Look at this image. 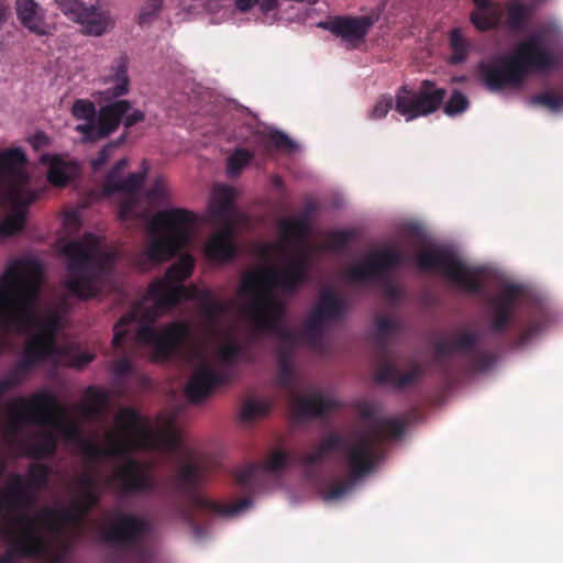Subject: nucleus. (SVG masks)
I'll use <instances>...</instances> for the list:
<instances>
[{"instance_id":"nucleus-1","label":"nucleus","mask_w":563,"mask_h":563,"mask_svg":"<svg viewBox=\"0 0 563 563\" xmlns=\"http://www.w3.org/2000/svg\"><path fill=\"white\" fill-rule=\"evenodd\" d=\"M194 267L195 258L185 254L166 271L163 278L150 285L143 299L114 324L112 345L115 350H123L130 327L136 323L135 341L151 347L155 361L170 360L189 338L190 325L185 321H172L156 328L155 323L163 313L184 300L198 301L203 316L214 327L227 307L214 300L209 289L181 284L191 276Z\"/></svg>"},{"instance_id":"nucleus-2","label":"nucleus","mask_w":563,"mask_h":563,"mask_svg":"<svg viewBox=\"0 0 563 563\" xmlns=\"http://www.w3.org/2000/svg\"><path fill=\"white\" fill-rule=\"evenodd\" d=\"M317 210L314 202L306 205L302 214L294 218H283L278 221L280 229L279 243H264L260 246V253L268 258L273 251L284 250L285 245L299 246L305 242L310 232V218ZM296 257H287L283 269L267 267L262 271L245 274L242 277L238 294L242 297H251L245 308L249 320L258 332H273L283 340H290L292 333L283 327L286 313L285 303L272 295L273 288H279L287 294H294L308 279V254L301 247H297Z\"/></svg>"},{"instance_id":"nucleus-3","label":"nucleus","mask_w":563,"mask_h":563,"mask_svg":"<svg viewBox=\"0 0 563 563\" xmlns=\"http://www.w3.org/2000/svg\"><path fill=\"white\" fill-rule=\"evenodd\" d=\"M101 493L77 489L67 509L42 508L34 514L22 511L0 522V533L11 549L22 558L46 556L49 552L45 531L57 533L62 523H79L98 507Z\"/></svg>"},{"instance_id":"nucleus-4","label":"nucleus","mask_w":563,"mask_h":563,"mask_svg":"<svg viewBox=\"0 0 563 563\" xmlns=\"http://www.w3.org/2000/svg\"><path fill=\"white\" fill-rule=\"evenodd\" d=\"M208 477L207 467L199 463H184L170 478L172 489L183 496L187 505L179 506V518L188 525L194 537L202 540L208 536L206 526L200 519L230 518L239 515L252 504L250 498H242L233 504H225L199 493Z\"/></svg>"},{"instance_id":"nucleus-5","label":"nucleus","mask_w":563,"mask_h":563,"mask_svg":"<svg viewBox=\"0 0 563 563\" xmlns=\"http://www.w3.org/2000/svg\"><path fill=\"white\" fill-rule=\"evenodd\" d=\"M558 57L540 34L518 42L514 53L498 56L494 63H481L478 73L484 86L493 92L520 87L530 71H544L558 65Z\"/></svg>"},{"instance_id":"nucleus-6","label":"nucleus","mask_w":563,"mask_h":563,"mask_svg":"<svg viewBox=\"0 0 563 563\" xmlns=\"http://www.w3.org/2000/svg\"><path fill=\"white\" fill-rule=\"evenodd\" d=\"M195 221L194 213L177 208L154 214L148 223V241L134 254L132 265L146 272L172 260L191 243Z\"/></svg>"},{"instance_id":"nucleus-7","label":"nucleus","mask_w":563,"mask_h":563,"mask_svg":"<svg viewBox=\"0 0 563 563\" xmlns=\"http://www.w3.org/2000/svg\"><path fill=\"white\" fill-rule=\"evenodd\" d=\"M41 263L35 258L13 261L5 269L0 292V327L4 330L34 320L32 301L38 292Z\"/></svg>"},{"instance_id":"nucleus-8","label":"nucleus","mask_w":563,"mask_h":563,"mask_svg":"<svg viewBox=\"0 0 563 563\" xmlns=\"http://www.w3.org/2000/svg\"><path fill=\"white\" fill-rule=\"evenodd\" d=\"M84 241H69L63 249L67 257L68 279L66 288L79 299L96 297L100 289L98 282L104 275L109 264V257L104 254H95L92 247L97 241L92 234H86Z\"/></svg>"},{"instance_id":"nucleus-9","label":"nucleus","mask_w":563,"mask_h":563,"mask_svg":"<svg viewBox=\"0 0 563 563\" xmlns=\"http://www.w3.org/2000/svg\"><path fill=\"white\" fill-rule=\"evenodd\" d=\"M82 453L92 461L103 457H122L124 462L114 474L108 479V485H112L122 495H141L153 492L156 487L155 476L148 466L129 454V445L121 440H114L109 449L99 444L82 440Z\"/></svg>"},{"instance_id":"nucleus-10","label":"nucleus","mask_w":563,"mask_h":563,"mask_svg":"<svg viewBox=\"0 0 563 563\" xmlns=\"http://www.w3.org/2000/svg\"><path fill=\"white\" fill-rule=\"evenodd\" d=\"M10 415L14 422L52 427L67 440L80 444L84 440L80 428L68 419L67 409L49 391L34 393L29 399L16 398L10 404Z\"/></svg>"},{"instance_id":"nucleus-11","label":"nucleus","mask_w":563,"mask_h":563,"mask_svg":"<svg viewBox=\"0 0 563 563\" xmlns=\"http://www.w3.org/2000/svg\"><path fill=\"white\" fill-rule=\"evenodd\" d=\"M405 423L400 419L379 418L366 432L354 434V441L346 445V465L353 478H362L373 471L377 461L376 443L378 440L400 438Z\"/></svg>"},{"instance_id":"nucleus-12","label":"nucleus","mask_w":563,"mask_h":563,"mask_svg":"<svg viewBox=\"0 0 563 563\" xmlns=\"http://www.w3.org/2000/svg\"><path fill=\"white\" fill-rule=\"evenodd\" d=\"M417 265L422 271L442 273L465 292L477 295L484 289L479 279L483 269L468 266L452 250L446 247L433 245L422 250L417 255Z\"/></svg>"},{"instance_id":"nucleus-13","label":"nucleus","mask_w":563,"mask_h":563,"mask_svg":"<svg viewBox=\"0 0 563 563\" xmlns=\"http://www.w3.org/2000/svg\"><path fill=\"white\" fill-rule=\"evenodd\" d=\"M242 354L243 346L238 342L231 341L220 345L216 355L223 367L216 369L209 362H202L186 384L185 394L188 401L200 404L212 394L217 386L227 384L231 377V368Z\"/></svg>"},{"instance_id":"nucleus-14","label":"nucleus","mask_w":563,"mask_h":563,"mask_svg":"<svg viewBox=\"0 0 563 563\" xmlns=\"http://www.w3.org/2000/svg\"><path fill=\"white\" fill-rule=\"evenodd\" d=\"M115 422L129 437L131 445L135 449H161L168 453H179L183 450L181 437L177 431L173 429L153 430L147 419L132 407L121 408L115 416Z\"/></svg>"},{"instance_id":"nucleus-15","label":"nucleus","mask_w":563,"mask_h":563,"mask_svg":"<svg viewBox=\"0 0 563 563\" xmlns=\"http://www.w3.org/2000/svg\"><path fill=\"white\" fill-rule=\"evenodd\" d=\"M48 479L49 467L40 463L30 465L26 479L19 473L12 474L9 484L0 487V522L26 511L25 508L35 503L36 493L47 486Z\"/></svg>"},{"instance_id":"nucleus-16","label":"nucleus","mask_w":563,"mask_h":563,"mask_svg":"<svg viewBox=\"0 0 563 563\" xmlns=\"http://www.w3.org/2000/svg\"><path fill=\"white\" fill-rule=\"evenodd\" d=\"M144 119L143 111L132 110V103L122 99L102 106L96 122L78 124L75 130L81 135L84 142H96L108 137L121 123L129 129Z\"/></svg>"},{"instance_id":"nucleus-17","label":"nucleus","mask_w":563,"mask_h":563,"mask_svg":"<svg viewBox=\"0 0 563 563\" xmlns=\"http://www.w3.org/2000/svg\"><path fill=\"white\" fill-rule=\"evenodd\" d=\"M448 91L432 80L424 79L417 90L401 86L395 96V111L407 122L437 112L444 103Z\"/></svg>"},{"instance_id":"nucleus-18","label":"nucleus","mask_w":563,"mask_h":563,"mask_svg":"<svg viewBox=\"0 0 563 563\" xmlns=\"http://www.w3.org/2000/svg\"><path fill=\"white\" fill-rule=\"evenodd\" d=\"M396 321L390 318H378L376 321L375 343L383 361L378 364L374 380L378 385H389L402 389L413 385L421 375L418 365H413L408 372L400 373L396 365L385 361L388 356L387 339L395 331Z\"/></svg>"},{"instance_id":"nucleus-19","label":"nucleus","mask_w":563,"mask_h":563,"mask_svg":"<svg viewBox=\"0 0 563 563\" xmlns=\"http://www.w3.org/2000/svg\"><path fill=\"white\" fill-rule=\"evenodd\" d=\"M401 252L394 249H383L373 252L366 260L346 271V277L354 283L375 280L384 286L388 296H396L397 289L389 282V274L404 262Z\"/></svg>"},{"instance_id":"nucleus-20","label":"nucleus","mask_w":563,"mask_h":563,"mask_svg":"<svg viewBox=\"0 0 563 563\" xmlns=\"http://www.w3.org/2000/svg\"><path fill=\"white\" fill-rule=\"evenodd\" d=\"M479 335L476 331H462L452 339H440L435 343V352L439 356H448L453 353H461L468 358V366L475 371L488 369L494 356L477 349Z\"/></svg>"},{"instance_id":"nucleus-21","label":"nucleus","mask_w":563,"mask_h":563,"mask_svg":"<svg viewBox=\"0 0 563 563\" xmlns=\"http://www.w3.org/2000/svg\"><path fill=\"white\" fill-rule=\"evenodd\" d=\"M117 523L102 532V540L122 549L136 545L140 539L151 531V523L141 516L117 510L113 514Z\"/></svg>"},{"instance_id":"nucleus-22","label":"nucleus","mask_w":563,"mask_h":563,"mask_svg":"<svg viewBox=\"0 0 563 563\" xmlns=\"http://www.w3.org/2000/svg\"><path fill=\"white\" fill-rule=\"evenodd\" d=\"M522 288L516 284H508L500 292L490 299L492 309L490 329L497 334H504L508 327L515 322L517 302Z\"/></svg>"},{"instance_id":"nucleus-23","label":"nucleus","mask_w":563,"mask_h":563,"mask_svg":"<svg viewBox=\"0 0 563 563\" xmlns=\"http://www.w3.org/2000/svg\"><path fill=\"white\" fill-rule=\"evenodd\" d=\"M345 313V299L331 289L320 292L318 302L313 306L306 329L310 335H318L324 323L336 321Z\"/></svg>"},{"instance_id":"nucleus-24","label":"nucleus","mask_w":563,"mask_h":563,"mask_svg":"<svg viewBox=\"0 0 563 563\" xmlns=\"http://www.w3.org/2000/svg\"><path fill=\"white\" fill-rule=\"evenodd\" d=\"M51 343L42 335H31L26 341L22 357L14 364L5 377L14 387L22 384L32 369L48 358Z\"/></svg>"},{"instance_id":"nucleus-25","label":"nucleus","mask_w":563,"mask_h":563,"mask_svg":"<svg viewBox=\"0 0 563 563\" xmlns=\"http://www.w3.org/2000/svg\"><path fill=\"white\" fill-rule=\"evenodd\" d=\"M378 20L374 15L361 16H336L329 21L321 22L319 26L330 31L338 37L350 44H356L365 38L371 27Z\"/></svg>"},{"instance_id":"nucleus-26","label":"nucleus","mask_w":563,"mask_h":563,"mask_svg":"<svg viewBox=\"0 0 563 563\" xmlns=\"http://www.w3.org/2000/svg\"><path fill=\"white\" fill-rule=\"evenodd\" d=\"M26 163L27 158L20 147L0 151V181L9 183L15 195H19L29 183Z\"/></svg>"},{"instance_id":"nucleus-27","label":"nucleus","mask_w":563,"mask_h":563,"mask_svg":"<svg viewBox=\"0 0 563 563\" xmlns=\"http://www.w3.org/2000/svg\"><path fill=\"white\" fill-rule=\"evenodd\" d=\"M338 407L335 399L325 397L321 391H313L309 396L296 395L291 399L292 416L298 422L322 418Z\"/></svg>"},{"instance_id":"nucleus-28","label":"nucleus","mask_w":563,"mask_h":563,"mask_svg":"<svg viewBox=\"0 0 563 563\" xmlns=\"http://www.w3.org/2000/svg\"><path fill=\"white\" fill-rule=\"evenodd\" d=\"M474 9L470 21L479 32H488L500 27L504 19V8L500 2L492 0H472Z\"/></svg>"},{"instance_id":"nucleus-29","label":"nucleus","mask_w":563,"mask_h":563,"mask_svg":"<svg viewBox=\"0 0 563 563\" xmlns=\"http://www.w3.org/2000/svg\"><path fill=\"white\" fill-rule=\"evenodd\" d=\"M129 59L121 55L113 60L110 74L104 77L103 82L108 87L101 92L104 100L115 99L125 96L130 89V78L128 76Z\"/></svg>"},{"instance_id":"nucleus-30","label":"nucleus","mask_w":563,"mask_h":563,"mask_svg":"<svg viewBox=\"0 0 563 563\" xmlns=\"http://www.w3.org/2000/svg\"><path fill=\"white\" fill-rule=\"evenodd\" d=\"M16 16L31 33L43 36L48 34L45 11L35 0H16Z\"/></svg>"},{"instance_id":"nucleus-31","label":"nucleus","mask_w":563,"mask_h":563,"mask_svg":"<svg viewBox=\"0 0 563 563\" xmlns=\"http://www.w3.org/2000/svg\"><path fill=\"white\" fill-rule=\"evenodd\" d=\"M346 445H351V443L344 437L330 433L321 440L314 451L298 456L297 463L307 467H314L335 450H343L346 454Z\"/></svg>"},{"instance_id":"nucleus-32","label":"nucleus","mask_w":563,"mask_h":563,"mask_svg":"<svg viewBox=\"0 0 563 563\" xmlns=\"http://www.w3.org/2000/svg\"><path fill=\"white\" fill-rule=\"evenodd\" d=\"M75 22L80 24L82 33L89 36H101L112 26V20L107 11L87 4Z\"/></svg>"},{"instance_id":"nucleus-33","label":"nucleus","mask_w":563,"mask_h":563,"mask_svg":"<svg viewBox=\"0 0 563 563\" xmlns=\"http://www.w3.org/2000/svg\"><path fill=\"white\" fill-rule=\"evenodd\" d=\"M235 190L230 186L214 188L211 202L208 207L211 221H227L234 217Z\"/></svg>"},{"instance_id":"nucleus-34","label":"nucleus","mask_w":563,"mask_h":563,"mask_svg":"<svg viewBox=\"0 0 563 563\" xmlns=\"http://www.w3.org/2000/svg\"><path fill=\"white\" fill-rule=\"evenodd\" d=\"M41 274H43L42 267H41ZM41 277H42V275H40V277H38V289L41 288ZM38 295H40V291L37 292L36 297L32 301V306H31L32 307L31 311L34 316V320L30 323L16 325V327H10L8 330L9 331L10 330L19 331V330H22L27 327H34V328L40 329V331L34 333L33 335H42L44 338V340H46L47 342L51 343L49 349H48V357H49L56 351V338L55 336L58 331V320L53 317L45 318V319L37 318L34 308H35Z\"/></svg>"},{"instance_id":"nucleus-35","label":"nucleus","mask_w":563,"mask_h":563,"mask_svg":"<svg viewBox=\"0 0 563 563\" xmlns=\"http://www.w3.org/2000/svg\"><path fill=\"white\" fill-rule=\"evenodd\" d=\"M504 14L506 13L505 21L501 20V25L508 31L514 33L523 32L532 14V7L521 0H510L504 5Z\"/></svg>"},{"instance_id":"nucleus-36","label":"nucleus","mask_w":563,"mask_h":563,"mask_svg":"<svg viewBox=\"0 0 563 563\" xmlns=\"http://www.w3.org/2000/svg\"><path fill=\"white\" fill-rule=\"evenodd\" d=\"M43 165L48 166L47 180L56 187H64L70 179L69 170L73 165L59 155L43 154L40 158Z\"/></svg>"},{"instance_id":"nucleus-37","label":"nucleus","mask_w":563,"mask_h":563,"mask_svg":"<svg viewBox=\"0 0 563 563\" xmlns=\"http://www.w3.org/2000/svg\"><path fill=\"white\" fill-rule=\"evenodd\" d=\"M33 201L30 198L24 203H16L13 211L0 221V236L10 238L20 233L26 221L27 206Z\"/></svg>"},{"instance_id":"nucleus-38","label":"nucleus","mask_w":563,"mask_h":563,"mask_svg":"<svg viewBox=\"0 0 563 563\" xmlns=\"http://www.w3.org/2000/svg\"><path fill=\"white\" fill-rule=\"evenodd\" d=\"M449 45L452 54L449 57L450 65H460L464 63L472 49L471 42L463 35L460 27H453L449 34Z\"/></svg>"},{"instance_id":"nucleus-39","label":"nucleus","mask_w":563,"mask_h":563,"mask_svg":"<svg viewBox=\"0 0 563 563\" xmlns=\"http://www.w3.org/2000/svg\"><path fill=\"white\" fill-rule=\"evenodd\" d=\"M205 254L214 262H229L235 257L236 247L233 242L211 236L206 243Z\"/></svg>"},{"instance_id":"nucleus-40","label":"nucleus","mask_w":563,"mask_h":563,"mask_svg":"<svg viewBox=\"0 0 563 563\" xmlns=\"http://www.w3.org/2000/svg\"><path fill=\"white\" fill-rule=\"evenodd\" d=\"M258 145L266 152L272 150L291 152L296 148L295 142L284 132L274 130L257 133Z\"/></svg>"},{"instance_id":"nucleus-41","label":"nucleus","mask_w":563,"mask_h":563,"mask_svg":"<svg viewBox=\"0 0 563 563\" xmlns=\"http://www.w3.org/2000/svg\"><path fill=\"white\" fill-rule=\"evenodd\" d=\"M57 448V439L53 432H44L41 434L40 441L29 443L27 455L40 460L51 456Z\"/></svg>"},{"instance_id":"nucleus-42","label":"nucleus","mask_w":563,"mask_h":563,"mask_svg":"<svg viewBox=\"0 0 563 563\" xmlns=\"http://www.w3.org/2000/svg\"><path fill=\"white\" fill-rule=\"evenodd\" d=\"M277 385L287 391H294V371L290 361V352L283 350L278 356V372L276 375Z\"/></svg>"},{"instance_id":"nucleus-43","label":"nucleus","mask_w":563,"mask_h":563,"mask_svg":"<svg viewBox=\"0 0 563 563\" xmlns=\"http://www.w3.org/2000/svg\"><path fill=\"white\" fill-rule=\"evenodd\" d=\"M146 177V170L142 173H131L125 179H120L117 183H111L107 194L124 192L134 195L142 187Z\"/></svg>"},{"instance_id":"nucleus-44","label":"nucleus","mask_w":563,"mask_h":563,"mask_svg":"<svg viewBox=\"0 0 563 563\" xmlns=\"http://www.w3.org/2000/svg\"><path fill=\"white\" fill-rule=\"evenodd\" d=\"M254 154L246 148H236L227 161V172L230 177L239 176L253 159Z\"/></svg>"},{"instance_id":"nucleus-45","label":"nucleus","mask_w":563,"mask_h":563,"mask_svg":"<svg viewBox=\"0 0 563 563\" xmlns=\"http://www.w3.org/2000/svg\"><path fill=\"white\" fill-rule=\"evenodd\" d=\"M271 410V405L262 399H249L244 402L241 410L243 421H252L255 418L266 416Z\"/></svg>"},{"instance_id":"nucleus-46","label":"nucleus","mask_w":563,"mask_h":563,"mask_svg":"<svg viewBox=\"0 0 563 563\" xmlns=\"http://www.w3.org/2000/svg\"><path fill=\"white\" fill-rule=\"evenodd\" d=\"M71 114L85 123L96 122L98 115L95 103L88 99H77L73 103Z\"/></svg>"},{"instance_id":"nucleus-47","label":"nucleus","mask_w":563,"mask_h":563,"mask_svg":"<svg viewBox=\"0 0 563 563\" xmlns=\"http://www.w3.org/2000/svg\"><path fill=\"white\" fill-rule=\"evenodd\" d=\"M261 465L247 464L234 472V481L244 489H251Z\"/></svg>"},{"instance_id":"nucleus-48","label":"nucleus","mask_w":563,"mask_h":563,"mask_svg":"<svg viewBox=\"0 0 563 563\" xmlns=\"http://www.w3.org/2000/svg\"><path fill=\"white\" fill-rule=\"evenodd\" d=\"M468 100L460 90H454L444 106V113L453 117L464 112L468 108Z\"/></svg>"},{"instance_id":"nucleus-49","label":"nucleus","mask_w":563,"mask_h":563,"mask_svg":"<svg viewBox=\"0 0 563 563\" xmlns=\"http://www.w3.org/2000/svg\"><path fill=\"white\" fill-rule=\"evenodd\" d=\"M125 135V133L122 134L117 141L108 143L100 150L98 155L91 161V167L93 172H98L103 167V165L111 157L114 148L124 142Z\"/></svg>"},{"instance_id":"nucleus-50","label":"nucleus","mask_w":563,"mask_h":563,"mask_svg":"<svg viewBox=\"0 0 563 563\" xmlns=\"http://www.w3.org/2000/svg\"><path fill=\"white\" fill-rule=\"evenodd\" d=\"M256 3L263 13L268 14L279 9V0H235L239 10L245 12L252 9Z\"/></svg>"},{"instance_id":"nucleus-51","label":"nucleus","mask_w":563,"mask_h":563,"mask_svg":"<svg viewBox=\"0 0 563 563\" xmlns=\"http://www.w3.org/2000/svg\"><path fill=\"white\" fill-rule=\"evenodd\" d=\"M393 107L395 108V98L390 95H383L372 108L368 118L372 120H380L388 114Z\"/></svg>"},{"instance_id":"nucleus-52","label":"nucleus","mask_w":563,"mask_h":563,"mask_svg":"<svg viewBox=\"0 0 563 563\" xmlns=\"http://www.w3.org/2000/svg\"><path fill=\"white\" fill-rule=\"evenodd\" d=\"M532 104H540L552 111H558L563 107V95L555 96L552 92H542L531 97Z\"/></svg>"},{"instance_id":"nucleus-53","label":"nucleus","mask_w":563,"mask_h":563,"mask_svg":"<svg viewBox=\"0 0 563 563\" xmlns=\"http://www.w3.org/2000/svg\"><path fill=\"white\" fill-rule=\"evenodd\" d=\"M54 2L64 15L74 22L80 15L86 5L81 0H54Z\"/></svg>"},{"instance_id":"nucleus-54","label":"nucleus","mask_w":563,"mask_h":563,"mask_svg":"<svg viewBox=\"0 0 563 563\" xmlns=\"http://www.w3.org/2000/svg\"><path fill=\"white\" fill-rule=\"evenodd\" d=\"M163 0H146L139 14L141 25L152 22L161 12Z\"/></svg>"},{"instance_id":"nucleus-55","label":"nucleus","mask_w":563,"mask_h":563,"mask_svg":"<svg viewBox=\"0 0 563 563\" xmlns=\"http://www.w3.org/2000/svg\"><path fill=\"white\" fill-rule=\"evenodd\" d=\"M289 454L284 451H275L272 453L269 459L261 465V468H265L271 472H278L288 465Z\"/></svg>"},{"instance_id":"nucleus-56","label":"nucleus","mask_w":563,"mask_h":563,"mask_svg":"<svg viewBox=\"0 0 563 563\" xmlns=\"http://www.w3.org/2000/svg\"><path fill=\"white\" fill-rule=\"evenodd\" d=\"M347 468H350L347 466ZM351 473V470H349ZM358 478H353L350 474V482H340L338 484L332 485L324 494L325 500H336L342 498L344 495H346L350 489L352 488L353 482L357 481Z\"/></svg>"},{"instance_id":"nucleus-57","label":"nucleus","mask_w":563,"mask_h":563,"mask_svg":"<svg viewBox=\"0 0 563 563\" xmlns=\"http://www.w3.org/2000/svg\"><path fill=\"white\" fill-rule=\"evenodd\" d=\"M146 196L153 203L162 202L167 197V186L162 177L155 179L151 188H148Z\"/></svg>"},{"instance_id":"nucleus-58","label":"nucleus","mask_w":563,"mask_h":563,"mask_svg":"<svg viewBox=\"0 0 563 563\" xmlns=\"http://www.w3.org/2000/svg\"><path fill=\"white\" fill-rule=\"evenodd\" d=\"M88 402L106 409L109 405L110 397L107 390L91 386L87 389Z\"/></svg>"},{"instance_id":"nucleus-59","label":"nucleus","mask_w":563,"mask_h":563,"mask_svg":"<svg viewBox=\"0 0 563 563\" xmlns=\"http://www.w3.org/2000/svg\"><path fill=\"white\" fill-rule=\"evenodd\" d=\"M351 233L347 231H333L328 235V244L335 251L344 250L351 241Z\"/></svg>"},{"instance_id":"nucleus-60","label":"nucleus","mask_w":563,"mask_h":563,"mask_svg":"<svg viewBox=\"0 0 563 563\" xmlns=\"http://www.w3.org/2000/svg\"><path fill=\"white\" fill-rule=\"evenodd\" d=\"M214 225L219 227L217 233H214L213 238H220L223 241L232 242L235 230L233 224V218H229L227 221H211Z\"/></svg>"},{"instance_id":"nucleus-61","label":"nucleus","mask_w":563,"mask_h":563,"mask_svg":"<svg viewBox=\"0 0 563 563\" xmlns=\"http://www.w3.org/2000/svg\"><path fill=\"white\" fill-rule=\"evenodd\" d=\"M539 325L537 323H530L526 328L521 329L514 341V345L516 347L523 346L527 344L530 339L536 335L539 331Z\"/></svg>"},{"instance_id":"nucleus-62","label":"nucleus","mask_w":563,"mask_h":563,"mask_svg":"<svg viewBox=\"0 0 563 563\" xmlns=\"http://www.w3.org/2000/svg\"><path fill=\"white\" fill-rule=\"evenodd\" d=\"M128 166V159L126 158H121L119 159L114 166L109 170V173L106 175V179H104V191L109 189V185L111 183H117L119 181L121 178H120V174L122 173V170Z\"/></svg>"},{"instance_id":"nucleus-63","label":"nucleus","mask_w":563,"mask_h":563,"mask_svg":"<svg viewBox=\"0 0 563 563\" xmlns=\"http://www.w3.org/2000/svg\"><path fill=\"white\" fill-rule=\"evenodd\" d=\"M358 415L364 420H372L375 423L378 408L375 404L363 401L357 406Z\"/></svg>"},{"instance_id":"nucleus-64","label":"nucleus","mask_w":563,"mask_h":563,"mask_svg":"<svg viewBox=\"0 0 563 563\" xmlns=\"http://www.w3.org/2000/svg\"><path fill=\"white\" fill-rule=\"evenodd\" d=\"M112 372L117 376H126L132 372V363L128 357H120L112 364Z\"/></svg>"}]
</instances>
